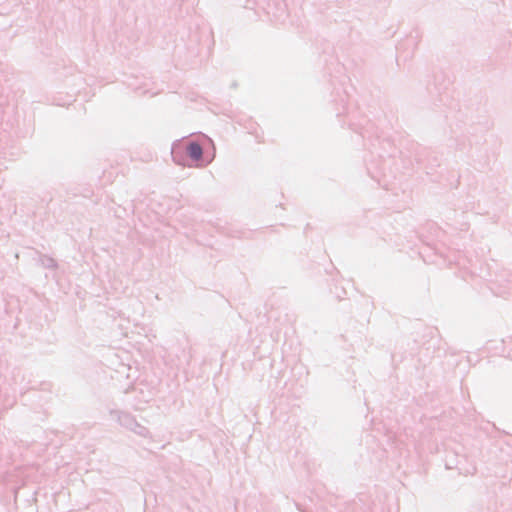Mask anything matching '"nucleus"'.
<instances>
[{"mask_svg": "<svg viewBox=\"0 0 512 512\" xmlns=\"http://www.w3.org/2000/svg\"><path fill=\"white\" fill-rule=\"evenodd\" d=\"M187 151L189 156L194 160H199L202 156V148L196 143H191Z\"/></svg>", "mask_w": 512, "mask_h": 512, "instance_id": "nucleus-1", "label": "nucleus"}]
</instances>
